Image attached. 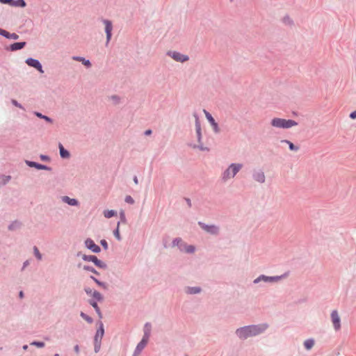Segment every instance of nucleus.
I'll use <instances>...</instances> for the list:
<instances>
[{
    "instance_id": "a211bd4d",
    "label": "nucleus",
    "mask_w": 356,
    "mask_h": 356,
    "mask_svg": "<svg viewBox=\"0 0 356 356\" xmlns=\"http://www.w3.org/2000/svg\"><path fill=\"white\" fill-rule=\"evenodd\" d=\"M59 149H60V154L62 158H68L70 156V153L64 149L63 145L61 143H59Z\"/></svg>"
},
{
    "instance_id": "c9c22d12",
    "label": "nucleus",
    "mask_w": 356,
    "mask_h": 356,
    "mask_svg": "<svg viewBox=\"0 0 356 356\" xmlns=\"http://www.w3.org/2000/svg\"><path fill=\"white\" fill-rule=\"evenodd\" d=\"M36 115L38 116L39 118L44 119L47 122H51V119L49 117L42 115L41 113H36Z\"/></svg>"
},
{
    "instance_id": "79ce46f5",
    "label": "nucleus",
    "mask_w": 356,
    "mask_h": 356,
    "mask_svg": "<svg viewBox=\"0 0 356 356\" xmlns=\"http://www.w3.org/2000/svg\"><path fill=\"white\" fill-rule=\"evenodd\" d=\"M283 20L285 24H290L292 22L291 19L289 17H285Z\"/></svg>"
},
{
    "instance_id": "f257e3e1",
    "label": "nucleus",
    "mask_w": 356,
    "mask_h": 356,
    "mask_svg": "<svg viewBox=\"0 0 356 356\" xmlns=\"http://www.w3.org/2000/svg\"><path fill=\"white\" fill-rule=\"evenodd\" d=\"M265 325H251L246 326L238 329L236 330V334L241 339H246L249 337L255 336L260 334L266 329Z\"/></svg>"
},
{
    "instance_id": "6e6d98bb",
    "label": "nucleus",
    "mask_w": 356,
    "mask_h": 356,
    "mask_svg": "<svg viewBox=\"0 0 356 356\" xmlns=\"http://www.w3.org/2000/svg\"><path fill=\"white\" fill-rule=\"evenodd\" d=\"M27 348H28V346L26 345L24 346V347H23V348L25 350L27 349Z\"/></svg>"
},
{
    "instance_id": "412c9836",
    "label": "nucleus",
    "mask_w": 356,
    "mask_h": 356,
    "mask_svg": "<svg viewBox=\"0 0 356 356\" xmlns=\"http://www.w3.org/2000/svg\"><path fill=\"white\" fill-rule=\"evenodd\" d=\"M180 249L181 250L185 251L186 252H193L195 250V247L193 245H183V247L182 245L180 246Z\"/></svg>"
},
{
    "instance_id": "f8f14e48",
    "label": "nucleus",
    "mask_w": 356,
    "mask_h": 356,
    "mask_svg": "<svg viewBox=\"0 0 356 356\" xmlns=\"http://www.w3.org/2000/svg\"><path fill=\"white\" fill-rule=\"evenodd\" d=\"M204 112L205 113V115H206V118L207 119L209 120V122L211 123V124L212 125L215 132H218L219 131V129H218V124L217 123L215 122V120L213 119V118L211 116V115L207 112V111L204 110Z\"/></svg>"
},
{
    "instance_id": "f3484780",
    "label": "nucleus",
    "mask_w": 356,
    "mask_h": 356,
    "mask_svg": "<svg viewBox=\"0 0 356 356\" xmlns=\"http://www.w3.org/2000/svg\"><path fill=\"white\" fill-rule=\"evenodd\" d=\"M1 35H3L4 37L7 38H11L13 40H17L19 38V35L15 33H10L9 32L5 31L3 29V31H1Z\"/></svg>"
},
{
    "instance_id": "c03bdc74",
    "label": "nucleus",
    "mask_w": 356,
    "mask_h": 356,
    "mask_svg": "<svg viewBox=\"0 0 356 356\" xmlns=\"http://www.w3.org/2000/svg\"><path fill=\"white\" fill-rule=\"evenodd\" d=\"M11 1H13V0H0V2L2 3H10V4H11Z\"/></svg>"
},
{
    "instance_id": "de8ad7c7",
    "label": "nucleus",
    "mask_w": 356,
    "mask_h": 356,
    "mask_svg": "<svg viewBox=\"0 0 356 356\" xmlns=\"http://www.w3.org/2000/svg\"><path fill=\"white\" fill-rule=\"evenodd\" d=\"M13 104L16 106H19L21 108V106L17 103V102L16 100H13L12 101Z\"/></svg>"
},
{
    "instance_id": "bb28decb",
    "label": "nucleus",
    "mask_w": 356,
    "mask_h": 356,
    "mask_svg": "<svg viewBox=\"0 0 356 356\" xmlns=\"http://www.w3.org/2000/svg\"><path fill=\"white\" fill-rule=\"evenodd\" d=\"M195 129H196V132L197 134L198 139L200 140V136H201V127H200V124L198 120H196V122H195Z\"/></svg>"
},
{
    "instance_id": "4c0bfd02",
    "label": "nucleus",
    "mask_w": 356,
    "mask_h": 356,
    "mask_svg": "<svg viewBox=\"0 0 356 356\" xmlns=\"http://www.w3.org/2000/svg\"><path fill=\"white\" fill-rule=\"evenodd\" d=\"M100 342L98 341L97 343L95 342V351L97 353L100 349Z\"/></svg>"
},
{
    "instance_id": "4d7b16f0",
    "label": "nucleus",
    "mask_w": 356,
    "mask_h": 356,
    "mask_svg": "<svg viewBox=\"0 0 356 356\" xmlns=\"http://www.w3.org/2000/svg\"><path fill=\"white\" fill-rule=\"evenodd\" d=\"M54 356H59L58 354H56Z\"/></svg>"
},
{
    "instance_id": "c85d7f7f",
    "label": "nucleus",
    "mask_w": 356,
    "mask_h": 356,
    "mask_svg": "<svg viewBox=\"0 0 356 356\" xmlns=\"http://www.w3.org/2000/svg\"><path fill=\"white\" fill-rule=\"evenodd\" d=\"M92 296L99 301L102 300V296L101 293L97 291H94L92 292Z\"/></svg>"
},
{
    "instance_id": "dca6fc26",
    "label": "nucleus",
    "mask_w": 356,
    "mask_h": 356,
    "mask_svg": "<svg viewBox=\"0 0 356 356\" xmlns=\"http://www.w3.org/2000/svg\"><path fill=\"white\" fill-rule=\"evenodd\" d=\"M25 45H26L25 42H15L10 45V49L11 51H17V50L24 48L25 47Z\"/></svg>"
},
{
    "instance_id": "20e7f679",
    "label": "nucleus",
    "mask_w": 356,
    "mask_h": 356,
    "mask_svg": "<svg viewBox=\"0 0 356 356\" xmlns=\"http://www.w3.org/2000/svg\"><path fill=\"white\" fill-rule=\"evenodd\" d=\"M331 320L334 330L336 331L339 330L341 328V319L337 310H334L331 313Z\"/></svg>"
},
{
    "instance_id": "72a5a7b5",
    "label": "nucleus",
    "mask_w": 356,
    "mask_h": 356,
    "mask_svg": "<svg viewBox=\"0 0 356 356\" xmlns=\"http://www.w3.org/2000/svg\"><path fill=\"white\" fill-rule=\"evenodd\" d=\"M200 291L199 288H188L187 292L189 293H197Z\"/></svg>"
},
{
    "instance_id": "b1692460",
    "label": "nucleus",
    "mask_w": 356,
    "mask_h": 356,
    "mask_svg": "<svg viewBox=\"0 0 356 356\" xmlns=\"http://www.w3.org/2000/svg\"><path fill=\"white\" fill-rule=\"evenodd\" d=\"M117 214L116 211L114 210H106L104 212V216L106 218H110Z\"/></svg>"
},
{
    "instance_id": "58836bf2",
    "label": "nucleus",
    "mask_w": 356,
    "mask_h": 356,
    "mask_svg": "<svg viewBox=\"0 0 356 356\" xmlns=\"http://www.w3.org/2000/svg\"><path fill=\"white\" fill-rule=\"evenodd\" d=\"M100 243L105 250H106L108 248V243L105 240H102L100 241Z\"/></svg>"
},
{
    "instance_id": "7c9ffc66",
    "label": "nucleus",
    "mask_w": 356,
    "mask_h": 356,
    "mask_svg": "<svg viewBox=\"0 0 356 356\" xmlns=\"http://www.w3.org/2000/svg\"><path fill=\"white\" fill-rule=\"evenodd\" d=\"M81 316L84 319L86 320L87 322L88 323H92V319L88 316V315H86V314H84L83 312H81Z\"/></svg>"
},
{
    "instance_id": "1a4fd4ad",
    "label": "nucleus",
    "mask_w": 356,
    "mask_h": 356,
    "mask_svg": "<svg viewBox=\"0 0 356 356\" xmlns=\"http://www.w3.org/2000/svg\"><path fill=\"white\" fill-rule=\"evenodd\" d=\"M86 246L92 250L93 252L97 253L100 252V248L95 243V242L90 239L88 238L85 241Z\"/></svg>"
},
{
    "instance_id": "6e6552de",
    "label": "nucleus",
    "mask_w": 356,
    "mask_h": 356,
    "mask_svg": "<svg viewBox=\"0 0 356 356\" xmlns=\"http://www.w3.org/2000/svg\"><path fill=\"white\" fill-rule=\"evenodd\" d=\"M26 63L29 66H31V67L37 69L40 72H41V73L44 72L42 70V65L38 60L30 58L26 60Z\"/></svg>"
},
{
    "instance_id": "864d4df0",
    "label": "nucleus",
    "mask_w": 356,
    "mask_h": 356,
    "mask_svg": "<svg viewBox=\"0 0 356 356\" xmlns=\"http://www.w3.org/2000/svg\"><path fill=\"white\" fill-rule=\"evenodd\" d=\"M23 296H24L23 292L20 291L19 292V297L22 298H23Z\"/></svg>"
},
{
    "instance_id": "aec40b11",
    "label": "nucleus",
    "mask_w": 356,
    "mask_h": 356,
    "mask_svg": "<svg viewBox=\"0 0 356 356\" xmlns=\"http://www.w3.org/2000/svg\"><path fill=\"white\" fill-rule=\"evenodd\" d=\"M150 332H151V325L149 323H147L144 327V336L143 337H147V339H149V336H150Z\"/></svg>"
},
{
    "instance_id": "ea45409f",
    "label": "nucleus",
    "mask_w": 356,
    "mask_h": 356,
    "mask_svg": "<svg viewBox=\"0 0 356 356\" xmlns=\"http://www.w3.org/2000/svg\"><path fill=\"white\" fill-rule=\"evenodd\" d=\"M181 238H175L174 241H173V245H179L180 243H181Z\"/></svg>"
},
{
    "instance_id": "f704fd0d",
    "label": "nucleus",
    "mask_w": 356,
    "mask_h": 356,
    "mask_svg": "<svg viewBox=\"0 0 356 356\" xmlns=\"http://www.w3.org/2000/svg\"><path fill=\"white\" fill-rule=\"evenodd\" d=\"M33 250H34V254L35 255V257L39 259L40 260L42 259V255L40 253L37 247H34L33 248Z\"/></svg>"
},
{
    "instance_id": "0eeeda50",
    "label": "nucleus",
    "mask_w": 356,
    "mask_h": 356,
    "mask_svg": "<svg viewBox=\"0 0 356 356\" xmlns=\"http://www.w3.org/2000/svg\"><path fill=\"white\" fill-rule=\"evenodd\" d=\"M149 339L147 337H143L140 342L137 345L133 356H138L143 349L146 346Z\"/></svg>"
},
{
    "instance_id": "603ef678",
    "label": "nucleus",
    "mask_w": 356,
    "mask_h": 356,
    "mask_svg": "<svg viewBox=\"0 0 356 356\" xmlns=\"http://www.w3.org/2000/svg\"><path fill=\"white\" fill-rule=\"evenodd\" d=\"M134 182H135V184H138V179H137V177H134Z\"/></svg>"
},
{
    "instance_id": "9b49d317",
    "label": "nucleus",
    "mask_w": 356,
    "mask_h": 356,
    "mask_svg": "<svg viewBox=\"0 0 356 356\" xmlns=\"http://www.w3.org/2000/svg\"><path fill=\"white\" fill-rule=\"evenodd\" d=\"M199 225L201 227L204 229L206 232L216 234L218 232V228L214 225H205L202 222H199Z\"/></svg>"
},
{
    "instance_id": "7ed1b4c3",
    "label": "nucleus",
    "mask_w": 356,
    "mask_h": 356,
    "mask_svg": "<svg viewBox=\"0 0 356 356\" xmlns=\"http://www.w3.org/2000/svg\"><path fill=\"white\" fill-rule=\"evenodd\" d=\"M243 165L240 163H232L223 172L222 179L226 181L233 178L237 172L242 168Z\"/></svg>"
},
{
    "instance_id": "e433bc0d",
    "label": "nucleus",
    "mask_w": 356,
    "mask_h": 356,
    "mask_svg": "<svg viewBox=\"0 0 356 356\" xmlns=\"http://www.w3.org/2000/svg\"><path fill=\"white\" fill-rule=\"evenodd\" d=\"M125 202L129 203V204H134V199L130 195H127L125 197Z\"/></svg>"
},
{
    "instance_id": "a19ab883",
    "label": "nucleus",
    "mask_w": 356,
    "mask_h": 356,
    "mask_svg": "<svg viewBox=\"0 0 356 356\" xmlns=\"http://www.w3.org/2000/svg\"><path fill=\"white\" fill-rule=\"evenodd\" d=\"M84 269H86L87 270H90L94 273H97V272L94 268H92V267H90V266H84Z\"/></svg>"
},
{
    "instance_id": "cd10ccee",
    "label": "nucleus",
    "mask_w": 356,
    "mask_h": 356,
    "mask_svg": "<svg viewBox=\"0 0 356 356\" xmlns=\"http://www.w3.org/2000/svg\"><path fill=\"white\" fill-rule=\"evenodd\" d=\"M90 304L93 307V308L95 309V311L97 312V313L98 314L99 316L101 318L102 317V314L100 312V309L97 304V302H93V301H91L90 302Z\"/></svg>"
},
{
    "instance_id": "c756f323",
    "label": "nucleus",
    "mask_w": 356,
    "mask_h": 356,
    "mask_svg": "<svg viewBox=\"0 0 356 356\" xmlns=\"http://www.w3.org/2000/svg\"><path fill=\"white\" fill-rule=\"evenodd\" d=\"M91 278L99 286H102L103 287L104 289H106L107 286H106V284L105 283H103L100 281H99L97 279H96L95 277H94L93 276H91Z\"/></svg>"
},
{
    "instance_id": "8fccbe9b",
    "label": "nucleus",
    "mask_w": 356,
    "mask_h": 356,
    "mask_svg": "<svg viewBox=\"0 0 356 356\" xmlns=\"http://www.w3.org/2000/svg\"><path fill=\"white\" fill-rule=\"evenodd\" d=\"M28 163H29V166H35V167H36V165H37V164L35 163H34V162H29Z\"/></svg>"
},
{
    "instance_id": "473e14b6",
    "label": "nucleus",
    "mask_w": 356,
    "mask_h": 356,
    "mask_svg": "<svg viewBox=\"0 0 356 356\" xmlns=\"http://www.w3.org/2000/svg\"><path fill=\"white\" fill-rule=\"evenodd\" d=\"M31 345L35 346L38 348H43L44 346V343L40 341H33L31 343Z\"/></svg>"
},
{
    "instance_id": "ddd939ff",
    "label": "nucleus",
    "mask_w": 356,
    "mask_h": 356,
    "mask_svg": "<svg viewBox=\"0 0 356 356\" xmlns=\"http://www.w3.org/2000/svg\"><path fill=\"white\" fill-rule=\"evenodd\" d=\"M104 334V330L103 323H100L99 329L97 330L96 334L95 336V342L97 343L98 341H101Z\"/></svg>"
},
{
    "instance_id": "49530a36",
    "label": "nucleus",
    "mask_w": 356,
    "mask_h": 356,
    "mask_svg": "<svg viewBox=\"0 0 356 356\" xmlns=\"http://www.w3.org/2000/svg\"><path fill=\"white\" fill-rule=\"evenodd\" d=\"M36 168L38 169H44L46 167L44 165H42L41 164H37Z\"/></svg>"
},
{
    "instance_id": "2eb2a0df",
    "label": "nucleus",
    "mask_w": 356,
    "mask_h": 356,
    "mask_svg": "<svg viewBox=\"0 0 356 356\" xmlns=\"http://www.w3.org/2000/svg\"><path fill=\"white\" fill-rule=\"evenodd\" d=\"M254 179L259 183H264L265 181L264 173L261 171L257 172L253 175Z\"/></svg>"
},
{
    "instance_id": "393cba45",
    "label": "nucleus",
    "mask_w": 356,
    "mask_h": 356,
    "mask_svg": "<svg viewBox=\"0 0 356 356\" xmlns=\"http://www.w3.org/2000/svg\"><path fill=\"white\" fill-rule=\"evenodd\" d=\"M73 59L76 60L81 61V63H83V64L85 65L87 67H90V61L88 60H85L83 58H81V57H74Z\"/></svg>"
},
{
    "instance_id": "2f4dec72",
    "label": "nucleus",
    "mask_w": 356,
    "mask_h": 356,
    "mask_svg": "<svg viewBox=\"0 0 356 356\" xmlns=\"http://www.w3.org/2000/svg\"><path fill=\"white\" fill-rule=\"evenodd\" d=\"M119 225H120V223L118 222L117 229L114 231V235L118 241H120L121 239V237L120 235V232H119Z\"/></svg>"
},
{
    "instance_id": "09e8293b",
    "label": "nucleus",
    "mask_w": 356,
    "mask_h": 356,
    "mask_svg": "<svg viewBox=\"0 0 356 356\" xmlns=\"http://www.w3.org/2000/svg\"><path fill=\"white\" fill-rule=\"evenodd\" d=\"M151 134H152V131L150 129L146 130L145 132V134L147 136L150 135Z\"/></svg>"
},
{
    "instance_id": "4468645a",
    "label": "nucleus",
    "mask_w": 356,
    "mask_h": 356,
    "mask_svg": "<svg viewBox=\"0 0 356 356\" xmlns=\"http://www.w3.org/2000/svg\"><path fill=\"white\" fill-rule=\"evenodd\" d=\"M282 277H266V276H264V275H262L259 277H258L257 279H256L254 280V282H258L260 280H264V281H270V282H274V281H277L279 280H280Z\"/></svg>"
},
{
    "instance_id": "3c124183",
    "label": "nucleus",
    "mask_w": 356,
    "mask_h": 356,
    "mask_svg": "<svg viewBox=\"0 0 356 356\" xmlns=\"http://www.w3.org/2000/svg\"><path fill=\"white\" fill-rule=\"evenodd\" d=\"M74 350L76 353H78L79 352V346H75L74 347Z\"/></svg>"
},
{
    "instance_id": "4be33fe9",
    "label": "nucleus",
    "mask_w": 356,
    "mask_h": 356,
    "mask_svg": "<svg viewBox=\"0 0 356 356\" xmlns=\"http://www.w3.org/2000/svg\"><path fill=\"white\" fill-rule=\"evenodd\" d=\"M12 6H19V7H25L26 6V3L24 0H17V1H11V4Z\"/></svg>"
},
{
    "instance_id": "423d86ee",
    "label": "nucleus",
    "mask_w": 356,
    "mask_h": 356,
    "mask_svg": "<svg viewBox=\"0 0 356 356\" xmlns=\"http://www.w3.org/2000/svg\"><path fill=\"white\" fill-rule=\"evenodd\" d=\"M168 55L171 56L175 60L178 62L183 63L188 60V57L187 56L183 55L176 51L168 52Z\"/></svg>"
},
{
    "instance_id": "a18cd8bd",
    "label": "nucleus",
    "mask_w": 356,
    "mask_h": 356,
    "mask_svg": "<svg viewBox=\"0 0 356 356\" xmlns=\"http://www.w3.org/2000/svg\"><path fill=\"white\" fill-rule=\"evenodd\" d=\"M85 291L87 294L92 296L93 291L90 289H86Z\"/></svg>"
},
{
    "instance_id": "39448f33",
    "label": "nucleus",
    "mask_w": 356,
    "mask_h": 356,
    "mask_svg": "<svg viewBox=\"0 0 356 356\" xmlns=\"http://www.w3.org/2000/svg\"><path fill=\"white\" fill-rule=\"evenodd\" d=\"M83 260L88 261H92L93 262L97 267L99 268H105L106 264L98 259V258L95 255H84L83 257Z\"/></svg>"
},
{
    "instance_id": "5701e85b",
    "label": "nucleus",
    "mask_w": 356,
    "mask_h": 356,
    "mask_svg": "<svg viewBox=\"0 0 356 356\" xmlns=\"http://www.w3.org/2000/svg\"><path fill=\"white\" fill-rule=\"evenodd\" d=\"M314 345V341L313 339H307L305 341L304 346L307 350H310Z\"/></svg>"
},
{
    "instance_id": "6ab92c4d",
    "label": "nucleus",
    "mask_w": 356,
    "mask_h": 356,
    "mask_svg": "<svg viewBox=\"0 0 356 356\" xmlns=\"http://www.w3.org/2000/svg\"><path fill=\"white\" fill-rule=\"evenodd\" d=\"M63 200L65 202L67 203L68 204L70 205H72V206H74V205H77L78 204V202L75 199H72V198H70L69 197L67 196H64L63 197Z\"/></svg>"
},
{
    "instance_id": "9d476101",
    "label": "nucleus",
    "mask_w": 356,
    "mask_h": 356,
    "mask_svg": "<svg viewBox=\"0 0 356 356\" xmlns=\"http://www.w3.org/2000/svg\"><path fill=\"white\" fill-rule=\"evenodd\" d=\"M103 22L105 25V31L106 33V40L107 42H108L111 38V31L113 29V26L111 22L107 19L103 20Z\"/></svg>"
},
{
    "instance_id": "a878e982",
    "label": "nucleus",
    "mask_w": 356,
    "mask_h": 356,
    "mask_svg": "<svg viewBox=\"0 0 356 356\" xmlns=\"http://www.w3.org/2000/svg\"><path fill=\"white\" fill-rule=\"evenodd\" d=\"M282 142L288 144L289 145V149L291 150H292V151H297V150H298V147L295 146L291 141L287 140H283Z\"/></svg>"
},
{
    "instance_id": "5fc2aeb1",
    "label": "nucleus",
    "mask_w": 356,
    "mask_h": 356,
    "mask_svg": "<svg viewBox=\"0 0 356 356\" xmlns=\"http://www.w3.org/2000/svg\"><path fill=\"white\" fill-rule=\"evenodd\" d=\"M13 227H14V224L10 226V229H13Z\"/></svg>"
},
{
    "instance_id": "37998d69",
    "label": "nucleus",
    "mask_w": 356,
    "mask_h": 356,
    "mask_svg": "<svg viewBox=\"0 0 356 356\" xmlns=\"http://www.w3.org/2000/svg\"><path fill=\"white\" fill-rule=\"evenodd\" d=\"M350 118L355 119L356 118V111L352 112L350 115Z\"/></svg>"
},
{
    "instance_id": "f03ea898",
    "label": "nucleus",
    "mask_w": 356,
    "mask_h": 356,
    "mask_svg": "<svg viewBox=\"0 0 356 356\" xmlns=\"http://www.w3.org/2000/svg\"><path fill=\"white\" fill-rule=\"evenodd\" d=\"M271 125L276 128L289 129L297 126L298 122L293 120H286L280 118H275L271 120Z\"/></svg>"
}]
</instances>
